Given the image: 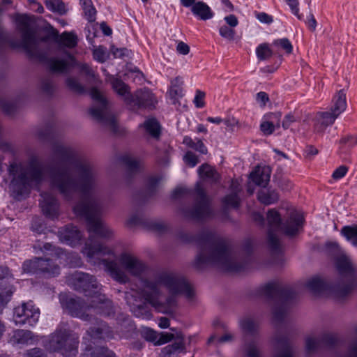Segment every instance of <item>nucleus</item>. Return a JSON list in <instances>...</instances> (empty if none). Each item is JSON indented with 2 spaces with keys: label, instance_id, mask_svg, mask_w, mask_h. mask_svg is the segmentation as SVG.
<instances>
[{
  "label": "nucleus",
  "instance_id": "1",
  "mask_svg": "<svg viewBox=\"0 0 357 357\" xmlns=\"http://www.w3.org/2000/svg\"><path fill=\"white\" fill-rule=\"evenodd\" d=\"M52 153L58 160L56 166L49 167L50 185L66 200H72L80 193L82 200L74 206L76 214L86 218L87 229L90 233L82 253L89 262L98 259L105 266L110 275L120 283L128 282V277L114 260L103 259L114 255L113 250L101 243L97 238L105 239L113 236V231L101 220L102 202L97 193L98 178L91 164L81 158L72 147L59 142L52 144Z\"/></svg>",
  "mask_w": 357,
  "mask_h": 357
},
{
  "label": "nucleus",
  "instance_id": "2",
  "mask_svg": "<svg viewBox=\"0 0 357 357\" xmlns=\"http://www.w3.org/2000/svg\"><path fill=\"white\" fill-rule=\"evenodd\" d=\"M178 238L184 243L195 242L199 247L194 266L202 270L208 265L215 266L225 271L238 273L248 264V258L240 260L234 255L226 241L214 232L203 230L198 235L181 232Z\"/></svg>",
  "mask_w": 357,
  "mask_h": 357
},
{
  "label": "nucleus",
  "instance_id": "3",
  "mask_svg": "<svg viewBox=\"0 0 357 357\" xmlns=\"http://www.w3.org/2000/svg\"><path fill=\"white\" fill-rule=\"evenodd\" d=\"M142 284V298L158 312L164 314L173 313L177 305V295L183 294L188 299L194 296L193 289L187 280L173 273H159L154 280L146 278Z\"/></svg>",
  "mask_w": 357,
  "mask_h": 357
},
{
  "label": "nucleus",
  "instance_id": "4",
  "mask_svg": "<svg viewBox=\"0 0 357 357\" xmlns=\"http://www.w3.org/2000/svg\"><path fill=\"white\" fill-rule=\"evenodd\" d=\"M18 29L21 33V41L10 38L9 35L0 25V49L9 45L13 48L22 47L31 59H36L47 64L48 69L53 73H66L71 67L70 61H75L74 56L69 52H66L68 60L57 57H48L47 53L38 49V43L33 31L25 18L19 21Z\"/></svg>",
  "mask_w": 357,
  "mask_h": 357
},
{
  "label": "nucleus",
  "instance_id": "5",
  "mask_svg": "<svg viewBox=\"0 0 357 357\" xmlns=\"http://www.w3.org/2000/svg\"><path fill=\"white\" fill-rule=\"evenodd\" d=\"M335 266L339 277L331 284L326 283L319 276L309 280L305 287L314 294L328 292L337 301L345 299L354 290L356 275L352 267V263L346 256L336 259Z\"/></svg>",
  "mask_w": 357,
  "mask_h": 357
},
{
  "label": "nucleus",
  "instance_id": "6",
  "mask_svg": "<svg viewBox=\"0 0 357 357\" xmlns=\"http://www.w3.org/2000/svg\"><path fill=\"white\" fill-rule=\"evenodd\" d=\"M8 172L12 176L10 190L17 200L28 196L31 187L41 183L45 178L43 165L36 157L31 158L26 165L15 162L11 163Z\"/></svg>",
  "mask_w": 357,
  "mask_h": 357
},
{
  "label": "nucleus",
  "instance_id": "7",
  "mask_svg": "<svg viewBox=\"0 0 357 357\" xmlns=\"http://www.w3.org/2000/svg\"><path fill=\"white\" fill-rule=\"evenodd\" d=\"M266 220L268 222L267 243L274 263L282 264V248L275 232L282 230L287 236L296 234L300 228L303 225L304 217L301 213L292 212L289 218L282 225L281 215L279 212L271 208L267 211Z\"/></svg>",
  "mask_w": 357,
  "mask_h": 357
},
{
  "label": "nucleus",
  "instance_id": "8",
  "mask_svg": "<svg viewBox=\"0 0 357 357\" xmlns=\"http://www.w3.org/2000/svg\"><path fill=\"white\" fill-rule=\"evenodd\" d=\"M258 294L268 301L274 302L273 316L274 321L278 323H282L284 321L289 305L296 296L292 287L276 281L260 287Z\"/></svg>",
  "mask_w": 357,
  "mask_h": 357
},
{
  "label": "nucleus",
  "instance_id": "9",
  "mask_svg": "<svg viewBox=\"0 0 357 357\" xmlns=\"http://www.w3.org/2000/svg\"><path fill=\"white\" fill-rule=\"evenodd\" d=\"M97 298L98 301L92 299L89 305L80 298H69L63 303V305L73 317L84 321L91 320L92 315L89 313L92 312L105 317L114 315L115 311L112 301L103 294H99Z\"/></svg>",
  "mask_w": 357,
  "mask_h": 357
},
{
  "label": "nucleus",
  "instance_id": "10",
  "mask_svg": "<svg viewBox=\"0 0 357 357\" xmlns=\"http://www.w3.org/2000/svg\"><path fill=\"white\" fill-rule=\"evenodd\" d=\"M79 339V335L70 330L56 329L50 335L47 347L63 357H75L78 353Z\"/></svg>",
  "mask_w": 357,
  "mask_h": 357
},
{
  "label": "nucleus",
  "instance_id": "11",
  "mask_svg": "<svg viewBox=\"0 0 357 357\" xmlns=\"http://www.w3.org/2000/svg\"><path fill=\"white\" fill-rule=\"evenodd\" d=\"M194 192L196 195L194 206L192 208L181 207L180 212L182 215L186 219L197 222L211 218L214 215V212L211 207V200L199 183H197Z\"/></svg>",
  "mask_w": 357,
  "mask_h": 357
},
{
  "label": "nucleus",
  "instance_id": "12",
  "mask_svg": "<svg viewBox=\"0 0 357 357\" xmlns=\"http://www.w3.org/2000/svg\"><path fill=\"white\" fill-rule=\"evenodd\" d=\"M90 94L92 99L96 101V103L89 109V114L103 126L108 128L114 133L116 132L118 130L116 119L112 113L106 98L96 88H92Z\"/></svg>",
  "mask_w": 357,
  "mask_h": 357
},
{
  "label": "nucleus",
  "instance_id": "13",
  "mask_svg": "<svg viewBox=\"0 0 357 357\" xmlns=\"http://www.w3.org/2000/svg\"><path fill=\"white\" fill-rule=\"evenodd\" d=\"M68 282L74 289L83 292L86 296L91 297L92 299L98 301L97 296L102 294L101 285L93 275L89 273L75 272L69 278Z\"/></svg>",
  "mask_w": 357,
  "mask_h": 357
},
{
  "label": "nucleus",
  "instance_id": "14",
  "mask_svg": "<svg viewBox=\"0 0 357 357\" xmlns=\"http://www.w3.org/2000/svg\"><path fill=\"white\" fill-rule=\"evenodd\" d=\"M39 317L40 310L31 301L22 303L14 309L13 321L16 325L28 324L32 326L38 322Z\"/></svg>",
  "mask_w": 357,
  "mask_h": 357
},
{
  "label": "nucleus",
  "instance_id": "15",
  "mask_svg": "<svg viewBox=\"0 0 357 357\" xmlns=\"http://www.w3.org/2000/svg\"><path fill=\"white\" fill-rule=\"evenodd\" d=\"M132 101L126 105L131 109L141 108L152 109L157 102L153 93L147 88L138 90L132 94Z\"/></svg>",
  "mask_w": 357,
  "mask_h": 357
},
{
  "label": "nucleus",
  "instance_id": "16",
  "mask_svg": "<svg viewBox=\"0 0 357 357\" xmlns=\"http://www.w3.org/2000/svg\"><path fill=\"white\" fill-rule=\"evenodd\" d=\"M337 337L334 334L324 333L319 337H308L305 340L307 354L317 352L322 347H331L337 342Z\"/></svg>",
  "mask_w": 357,
  "mask_h": 357
},
{
  "label": "nucleus",
  "instance_id": "17",
  "mask_svg": "<svg viewBox=\"0 0 357 357\" xmlns=\"http://www.w3.org/2000/svg\"><path fill=\"white\" fill-rule=\"evenodd\" d=\"M40 206L43 214L51 219L57 218L59 215V203L55 196L50 192L40 194Z\"/></svg>",
  "mask_w": 357,
  "mask_h": 357
},
{
  "label": "nucleus",
  "instance_id": "18",
  "mask_svg": "<svg viewBox=\"0 0 357 357\" xmlns=\"http://www.w3.org/2000/svg\"><path fill=\"white\" fill-rule=\"evenodd\" d=\"M128 224L130 226L142 225L149 230L160 234L164 233L167 229V227L165 222L150 220L138 215L131 216L128 221Z\"/></svg>",
  "mask_w": 357,
  "mask_h": 357
},
{
  "label": "nucleus",
  "instance_id": "19",
  "mask_svg": "<svg viewBox=\"0 0 357 357\" xmlns=\"http://www.w3.org/2000/svg\"><path fill=\"white\" fill-rule=\"evenodd\" d=\"M119 261L130 274L135 276L140 275L146 268V266L144 263L128 253L121 254Z\"/></svg>",
  "mask_w": 357,
  "mask_h": 357
},
{
  "label": "nucleus",
  "instance_id": "20",
  "mask_svg": "<svg viewBox=\"0 0 357 357\" xmlns=\"http://www.w3.org/2000/svg\"><path fill=\"white\" fill-rule=\"evenodd\" d=\"M58 236L61 242L71 246H75L79 243L82 235L77 227L68 225L59 229Z\"/></svg>",
  "mask_w": 357,
  "mask_h": 357
},
{
  "label": "nucleus",
  "instance_id": "21",
  "mask_svg": "<svg viewBox=\"0 0 357 357\" xmlns=\"http://www.w3.org/2000/svg\"><path fill=\"white\" fill-rule=\"evenodd\" d=\"M37 340V337L31 331L17 329L13 331L8 342L13 345H28L32 344Z\"/></svg>",
  "mask_w": 357,
  "mask_h": 357
},
{
  "label": "nucleus",
  "instance_id": "22",
  "mask_svg": "<svg viewBox=\"0 0 357 357\" xmlns=\"http://www.w3.org/2000/svg\"><path fill=\"white\" fill-rule=\"evenodd\" d=\"M271 170L269 167L257 166L250 173V179L257 185L266 187L270 181Z\"/></svg>",
  "mask_w": 357,
  "mask_h": 357
},
{
  "label": "nucleus",
  "instance_id": "23",
  "mask_svg": "<svg viewBox=\"0 0 357 357\" xmlns=\"http://www.w3.org/2000/svg\"><path fill=\"white\" fill-rule=\"evenodd\" d=\"M337 117L338 116L331 110L330 112H318L316 117L314 130L317 132H323L328 126L333 124Z\"/></svg>",
  "mask_w": 357,
  "mask_h": 357
},
{
  "label": "nucleus",
  "instance_id": "24",
  "mask_svg": "<svg viewBox=\"0 0 357 357\" xmlns=\"http://www.w3.org/2000/svg\"><path fill=\"white\" fill-rule=\"evenodd\" d=\"M241 188L237 181L232 180L230 185V193L225 196L222 199V204L225 207H233L237 208L240 205V198L238 193Z\"/></svg>",
  "mask_w": 357,
  "mask_h": 357
},
{
  "label": "nucleus",
  "instance_id": "25",
  "mask_svg": "<svg viewBox=\"0 0 357 357\" xmlns=\"http://www.w3.org/2000/svg\"><path fill=\"white\" fill-rule=\"evenodd\" d=\"M276 354L274 357H293L292 347L286 335H276Z\"/></svg>",
  "mask_w": 357,
  "mask_h": 357
},
{
  "label": "nucleus",
  "instance_id": "26",
  "mask_svg": "<svg viewBox=\"0 0 357 357\" xmlns=\"http://www.w3.org/2000/svg\"><path fill=\"white\" fill-rule=\"evenodd\" d=\"M185 347L183 342V337L178 336L176 340L162 349L160 357H178L179 354L183 352Z\"/></svg>",
  "mask_w": 357,
  "mask_h": 357
},
{
  "label": "nucleus",
  "instance_id": "27",
  "mask_svg": "<svg viewBox=\"0 0 357 357\" xmlns=\"http://www.w3.org/2000/svg\"><path fill=\"white\" fill-rule=\"evenodd\" d=\"M111 84L113 90L123 98L126 105L132 101V93L128 84L121 79L116 77L111 79Z\"/></svg>",
  "mask_w": 357,
  "mask_h": 357
},
{
  "label": "nucleus",
  "instance_id": "28",
  "mask_svg": "<svg viewBox=\"0 0 357 357\" xmlns=\"http://www.w3.org/2000/svg\"><path fill=\"white\" fill-rule=\"evenodd\" d=\"M52 37L54 42L69 48L75 47L77 44V36L72 32L65 31L59 36L56 30L52 29Z\"/></svg>",
  "mask_w": 357,
  "mask_h": 357
},
{
  "label": "nucleus",
  "instance_id": "29",
  "mask_svg": "<svg viewBox=\"0 0 357 357\" xmlns=\"http://www.w3.org/2000/svg\"><path fill=\"white\" fill-rule=\"evenodd\" d=\"M192 13L199 20L206 21L213 17L214 13L205 2L197 1V3L190 9Z\"/></svg>",
  "mask_w": 357,
  "mask_h": 357
},
{
  "label": "nucleus",
  "instance_id": "30",
  "mask_svg": "<svg viewBox=\"0 0 357 357\" xmlns=\"http://www.w3.org/2000/svg\"><path fill=\"white\" fill-rule=\"evenodd\" d=\"M198 174L201 178L207 180L211 183H217L220 180V175L216 169L207 163L202 165L198 168Z\"/></svg>",
  "mask_w": 357,
  "mask_h": 357
},
{
  "label": "nucleus",
  "instance_id": "31",
  "mask_svg": "<svg viewBox=\"0 0 357 357\" xmlns=\"http://www.w3.org/2000/svg\"><path fill=\"white\" fill-rule=\"evenodd\" d=\"M331 111L338 116L345 111L347 108L346 93L344 89L340 90L333 97Z\"/></svg>",
  "mask_w": 357,
  "mask_h": 357
},
{
  "label": "nucleus",
  "instance_id": "32",
  "mask_svg": "<svg viewBox=\"0 0 357 357\" xmlns=\"http://www.w3.org/2000/svg\"><path fill=\"white\" fill-rule=\"evenodd\" d=\"M59 266L52 259L40 258V274L55 276L59 274Z\"/></svg>",
  "mask_w": 357,
  "mask_h": 357
},
{
  "label": "nucleus",
  "instance_id": "33",
  "mask_svg": "<svg viewBox=\"0 0 357 357\" xmlns=\"http://www.w3.org/2000/svg\"><path fill=\"white\" fill-rule=\"evenodd\" d=\"M147 302L144 300V302L142 304L132 303L130 304V310L133 314L142 319H150L152 317V314L147 305Z\"/></svg>",
  "mask_w": 357,
  "mask_h": 357
},
{
  "label": "nucleus",
  "instance_id": "34",
  "mask_svg": "<svg viewBox=\"0 0 357 357\" xmlns=\"http://www.w3.org/2000/svg\"><path fill=\"white\" fill-rule=\"evenodd\" d=\"M239 326L247 335L255 336L258 331V324L250 317H245L239 321Z\"/></svg>",
  "mask_w": 357,
  "mask_h": 357
},
{
  "label": "nucleus",
  "instance_id": "35",
  "mask_svg": "<svg viewBox=\"0 0 357 357\" xmlns=\"http://www.w3.org/2000/svg\"><path fill=\"white\" fill-rule=\"evenodd\" d=\"M87 332L94 339H105L112 337V331L110 330V328L106 324H101L100 326L91 327Z\"/></svg>",
  "mask_w": 357,
  "mask_h": 357
},
{
  "label": "nucleus",
  "instance_id": "36",
  "mask_svg": "<svg viewBox=\"0 0 357 357\" xmlns=\"http://www.w3.org/2000/svg\"><path fill=\"white\" fill-rule=\"evenodd\" d=\"M38 139L42 142H52L56 137V131L52 123L38 128L36 133Z\"/></svg>",
  "mask_w": 357,
  "mask_h": 357
},
{
  "label": "nucleus",
  "instance_id": "37",
  "mask_svg": "<svg viewBox=\"0 0 357 357\" xmlns=\"http://www.w3.org/2000/svg\"><path fill=\"white\" fill-rule=\"evenodd\" d=\"M257 198L261 203L270 205L275 203L278 200L279 196L275 190H261L257 193Z\"/></svg>",
  "mask_w": 357,
  "mask_h": 357
},
{
  "label": "nucleus",
  "instance_id": "38",
  "mask_svg": "<svg viewBox=\"0 0 357 357\" xmlns=\"http://www.w3.org/2000/svg\"><path fill=\"white\" fill-rule=\"evenodd\" d=\"M183 143L188 146V147L199 152L202 154H206L208 152L207 148L202 142V141L197 138L192 139L190 137L185 136L183 138Z\"/></svg>",
  "mask_w": 357,
  "mask_h": 357
},
{
  "label": "nucleus",
  "instance_id": "39",
  "mask_svg": "<svg viewBox=\"0 0 357 357\" xmlns=\"http://www.w3.org/2000/svg\"><path fill=\"white\" fill-rule=\"evenodd\" d=\"M146 131L153 137L158 139L160 135V126L155 119H150L143 124Z\"/></svg>",
  "mask_w": 357,
  "mask_h": 357
},
{
  "label": "nucleus",
  "instance_id": "40",
  "mask_svg": "<svg viewBox=\"0 0 357 357\" xmlns=\"http://www.w3.org/2000/svg\"><path fill=\"white\" fill-rule=\"evenodd\" d=\"M40 257L26 260L22 264L23 271L31 274H40Z\"/></svg>",
  "mask_w": 357,
  "mask_h": 357
},
{
  "label": "nucleus",
  "instance_id": "41",
  "mask_svg": "<svg viewBox=\"0 0 357 357\" xmlns=\"http://www.w3.org/2000/svg\"><path fill=\"white\" fill-rule=\"evenodd\" d=\"M84 13V17L89 22L96 20V10L93 5L91 0H80Z\"/></svg>",
  "mask_w": 357,
  "mask_h": 357
},
{
  "label": "nucleus",
  "instance_id": "42",
  "mask_svg": "<svg viewBox=\"0 0 357 357\" xmlns=\"http://www.w3.org/2000/svg\"><path fill=\"white\" fill-rule=\"evenodd\" d=\"M341 234L349 241H351L354 246L357 247V225L344 226L341 229Z\"/></svg>",
  "mask_w": 357,
  "mask_h": 357
},
{
  "label": "nucleus",
  "instance_id": "43",
  "mask_svg": "<svg viewBox=\"0 0 357 357\" xmlns=\"http://www.w3.org/2000/svg\"><path fill=\"white\" fill-rule=\"evenodd\" d=\"M45 4L48 10L54 13H57L60 15H64L67 12L65 3L63 1L46 0L45 1Z\"/></svg>",
  "mask_w": 357,
  "mask_h": 357
},
{
  "label": "nucleus",
  "instance_id": "44",
  "mask_svg": "<svg viewBox=\"0 0 357 357\" xmlns=\"http://www.w3.org/2000/svg\"><path fill=\"white\" fill-rule=\"evenodd\" d=\"M122 162L127 167L130 174H135L139 171V161L130 155H124L121 158Z\"/></svg>",
  "mask_w": 357,
  "mask_h": 357
},
{
  "label": "nucleus",
  "instance_id": "45",
  "mask_svg": "<svg viewBox=\"0 0 357 357\" xmlns=\"http://www.w3.org/2000/svg\"><path fill=\"white\" fill-rule=\"evenodd\" d=\"M256 54L259 60H266L271 57L273 51L269 48L267 43H263L257 47Z\"/></svg>",
  "mask_w": 357,
  "mask_h": 357
},
{
  "label": "nucleus",
  "instance_id": "46",
  "mask_svg": "<svg viewBox=\"0 0 357 357\" xmlns=\"http://www.w3.org/2000/svg\"><path fill=\"white\" fill-rule=\"evenodd\" d=\"M13 279L12 274L10 273L8 267L0 266V288L2 289H8L6 285H3V282L6 284Z\"/></svg>",
  "mask_w": 357,
  "mask_h": 357
},
{
  "label": "nucleus",
  "instance_id": "47",
  "mask_svg": "<svg viewBox=\"0 0 357 357\" xmlns=\"http://www.w3.org/2000/svg\"><path fill=\"white\" fill-rule=\"evenodd\" d=\"M6 290V291L5 294L0 293V314L2 313L3 309L10 301V297L15 291V288L13 286H9L8 289Z\"/></svg>",
  "mask_w": 357,
  "mask_h": 357
},
{
  "label": "nucleus",
  "instance_id": "48",
  "mask_svg": "<svg viewBox=\"0 0 357 357\" xmlns=\"http://www.w3.org/2000/svg\"><path fill=\"white\" fill-rule=\"evenodd\" d=\"M66 84L70 90L75 93L81 94L84 92V86L79 82V81L76 78H67Z\"/></svg>",
  "mask_w": 357,
  "mask_h": 357
},
{
  "label": "nucleus",
  "instance_id": "49",
  "mask_svg": "<svg viewBox=\"0 0 357 357\" xmlns=\"http://www.w3.org/2000/svg\"><path fill=\"white\" fill-rule=\"evenodd\" d=\"M273 45L280 47L287 54H291L293 51V46L287 38L275 40Z\"/></svg>",
  "mask_w": 357,
  "mask_h": 357
},
{
  "label": "nucleus",
  "instance_id": "50",
  "mask_svg": "<svg viewBox=\"0 0 357 357\" xmlns=\"http://www.w3.org/2000/svg\"><path fill=\"white\" fill-rule=\"evenodd\" d=\"M0 107L8 115H13L17 109L16 104L4 99H0Z\"/></svg>",
  "mask_w": 357,
  "mask_h": 357
},
{
  "label": "nucleus",
  "instance_id": "51",
  "mask_svg": "<svg viewBox=\"0 0 357 357\" xmlns=\"http://www.w3.org/2000/svg\"><path fill=\"white\" fill-rule=\"evenodd\" d=\"M172 149L170 147L166 148L164 151L161 153H158L157 155V162L160 166H167L170 162V152Z\"/></svg>",
  "mask_w": 357,
  "mask_h": 357
},
{
  "label": "nucleus",
  "instance_id": "52",
  "mask_svg": "<svg viewBox=\"0 0 357 357\" xmlns=\"http://www.w3.org/2000/svg\"><path fill=\"white\" fill-rule=\"evenodd\" d=\"M31 229L38 234H45L47 228L43 221L38 218H35L32 220Z\"/></svg>",
  "mask_w": 357,
  "mask_h": 357
},
{
  "label": "nucleus",
  "instance_id": "53",
  "mask_svg": "<svg viewBox=\"0 0 357 357\" xmlns=\"http://www.w3.org/2000/svg\"><path fill=\"white\" fill-rule=\"evenodd\" d=\"M91 357H115L114 353L107 348L102 347L91 353Z\"/></svg>",
  "mask_w": 357,
  "mask_h": 357
},
{
  "label": "nucleus",
  "instance_id": "54",
  "mask_svg": "<svg viewBox=\"0 0 357 357\" xmlns=\"http://www.w3.org/2000/svg\"><path fill=\"white\" fill-rule=\"evenodd\" d=\"M40 89L47 95H52L54 92V84L50 79L45 78L41 81Z\"/></svg>",
  "mask_w": 357,
  "mask_h": 357
},
{
  "label": "nucleus",
  "instance_id": "55",
  "mask_svg": "<svg viewBox=\"0 0 357 357\" xmlns=\"http://www.w3.org/2000/svg\"><path fill=\"white\" fill-rule=\"evenodd\" d=\"M260 129L265 135H271L275 130L274 121L271 120L270 121L262 122L260 125Z\"/></svg>",
  "mask_w": 357,
  "mask_h": 357
},
{
  "label": "nucleus",
  "instance_id": "56",
  "mask_svg": "<svg viewBox=\"0 0 357 357\" xmlns=\"http://www.w3.org/2000/svg\"><path fill=\"white\" fill-rule=\"evenodd\" d=\"M24 357H47V356L43 349L35 347L27 350Z\"/></svg>",
  "mask_w": 357,
  "mask_h": 357
},
{
  "label": "nucleus",
  "instance_id": "57",
  "mask_svg": "<svg viewBox=\"0 0 357 357\" xmlns=\"http://www.w3.org/2000/svg\"><path fill=\"white\" fill-rule=\"evenodd\" d=\"M340 144L342 146H347L349 148H353L357 144V135H348L341 138Z\"/></svg>",
  "mask_w": 357,
  "mask_h": 357
},
{
  "label": "nucleus",
  "instance_id": "58",
  "mask_svg": "<svg viewBox=\"0 0 357 357\" xmlns=\"http://www.w3.org/2000/svg\"><path fill=\"white\" fill-rule=\"evenodd\" d=\"M220 35L229 40H233L235 36V31L226 25L222 26L219 29Z\"/></svg>",
  "mask_w": 357,
  "mask_h": 357
},
{
  "label": "nucleus",
  "instance_id": "59",
  "mask_svg": "<svg viewBox=\"0 0 357 357\" xmlns=\"http://www.w3.org/2000/svg\"><path fill=\"white\" fill-rule=\"evenodd\" d=\"M184 160L185 163L190 166L191 167L196 166L197 164L199 162L197 155H196L194 153L191 151H188L185 153L184 156Z\"/></svg>",
  "mask_w": 357,
  "mask_h": 357
},
{
  "label": "nucleus",
  "instance_id": "60",
  "mask_svg": "<svg viewBox=\"0 0 357 357\" xmlns=\"http://www.w3.org/2000/svg\"><path fill=\"white\" fill-rule=\"evenodd\" d=\"M205 97V93L200 90H197L196 95L194 98V103L197 108H202L205 105L204 99Z\"/></svg>",
  "mask_w": 357,
  "mask_h": 357
},
{
  "label": "nucleus",
  "instance_id": "61",
  "mask_svg": "<svg viewBox=\"0 0 357 357\" xmlns=\"http://www.w3.org/2000/svg\"><path fill=\"white\" fill-rule=\"evenodd\" d=\"M297 118L294 115H293L291 113H289L284 116L282 123V126L284 130H287L293 123L297 121Z\"/></svg>",
  "mask_w": 357,
  "mask_h": 357
},
{
  "label": "nucleus",
  "instance_id": "62",
  "mask_svg": "<svg viewBox=\"0 0 357 357\" xmlns=\"http://www.w3.org/2000/svg\"><path fill=\"white\" fill-rule=\"evenodd\" d=\"M247 357H259V353L257 348L255 342H251L247 345Z\"/></svg>",
  "mask_w": 357,
  "mask_h": 357
},
{
  "label": "nucleus",
  "instance_id": "63",
  "mask_svg": "<svg viewBox=\"0 0 357 357\" xmlns=\"http://www.w3.org/2000/svg\"><path fill=\"white\" fill-rule=\"evenodd\" d=\"M287 3L291 8V12L299 19H301V16L299 14L298 8V0H285Z\"/></svg>",
  "mask_w": 357,
  "mask_h": 357
},
{
  "label": "nucleus",
  "instance_id": "64",
  "mask_svg": "<svg viewBox=\"0 0 357 357\" xmlns=\"http://www.w3.org/2000/svg\"><path fill=\"white\" fill-rule=\"evenodd\" d=\"M347 171L348 168L346 166H340L333 172L332 176L334 179H340L345 176Z\"/></svg>",
  "mask_w": 357,
  "mask_h": 357
}]
</instances>
